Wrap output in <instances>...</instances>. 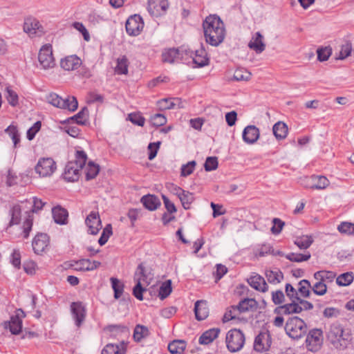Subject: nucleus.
<instances>
[{
	"mask_svg": "<svg viewBox=\"0 0 354 354\" xmlns=\"http://www.w3.org/2000/svg\"><path fill=\"white\" fill-rule=\"evenodd\" d=\"M272 132L277 140L284 139L288 134V126L283 122H277L272 127Z\"/></svg>",
	"mask_w": 354,
	"mask_h": 354,
	"instance_id": "obj_35",
	"label": "nucleus"
},
{
	"mask_svg": "<svg viewBox=\"0 0 354 354\" xmlns=\"http://www.w3.org/2000/svg\"><path fill=\"white\" fill-rule=\"evenodd\" d=\"M285 330L291 338L300 339L306 334L308 327L303 319L295 316L288 319Z\"/></svg>",
	"mask_w": 354,
	"mask_h": 354,
	"instance_id": "obj_5",
	"label": "nucleus"
},
{
	"mask_svg": "<svg viewBox=\"0 0 354 354\" xmlns=\"http://www.w3.org/2000/svg\"><path fill=\"white\" fill-rule=\"evenodd\" d=\"M71 310L75 325L80 327L86 317L85 306L81 301L73 302L71 305Z\"/></svg>",
	"mask_w": 354,
	"mask_h": 354,
	"instance_id": "obj_16",
	"label": "nucleus"
},
{
	"mask_svg": "<svg viewBox=\"0 0 354 354\" xmlns=\"http://www.w3.org/2000/svg\"><path fill=\"white\" fill-rule=\"evenodd\" d=\"M311 289L315 295L322 296L327 292V286L322 281H317L311 287Z\"/></svg>",
	"mask_w": 354,
	"mask_h": 354,
	"instance_id": "obj_59",
	"label": "nucleus"
},
{
	"mask_svg": "<svg viewBox=\"0 0 354 354\" xmlns=\"http://www.w3.org/2000/svg\"><path fill=\"white\" fill-rule=\"evenodd\" d=\"M117 64L115 67V72L118 75H127L128 73L129 60L125 55L118 57L116 60Z\"/></svg>",
	"mask_w": 354,
	"mask_h": 354,
	"instance_id": "obj_36",
	"label": "nucleus"
},
{
	"mask_svg": "<svg viewBox=\"0 0 354 354\" xmlns=\"http://www.w3.org/2000/svg\"><path fill=\"white\" fill-rule=\"evenodd\" d=\"M190 57H192L193 63L198 67H203L209 64V58L205 49L201 47L194 52H190Z\"/></svg>",
	"mask_w": 354,
	"mask_h": 354,
	"instance_id": "obj_23",
	"label": "nucleus"
},
{
	"mask_svg": "<svg viewBox=\"0 0 354 354\" xmlns=\"http://www.w3.org/2000/svg\"><path fill=\"white\" fill-rule=\"evenodd\" d=\"M286 294L290 300L298 301L300 297L298 295V290H296L291 284H286Z\"/></svg>",
	"mask_w": 354,
	"mask_h": 354,
	"instance_id": "obj_60",
	"label": "nucleus"
},
{
	"mask_svg": "<svg viewBox=\"0 0 354 354\" xmlns=\"http://www.w3.org/2000/svg\"><path fill=\"white\" fill-rule=\"evenodd\" d=\"M272 344V337L270 331L263 329L256 336L254 342V350L262 353L270 349Z\"/></svg>",
	"mask_w": 354,
	"mask_h": 354,
	"instance_id": "obj_10",
	"label": "nucleus"
},
{
	"mask_svg": "<svg viewBox=\"0 0 354 354\" xmlns=\"http://www.w3.org/2000/svg\"><path fill=\"white\" fill-rule=\"evenodd\" d=\"M272 223L273 226L271 227L272 233L273 234H279L281 232L285 223L278 218H274L272 220Z\"/></svg>",
	"mask_w": 354,
	"mask_h": 354,
	"instance_id": "obj_63",
	"label": "nucleus"
},
{
	"mask_svg": "<svg viewBox=\"0 0 354 354\" xmlns=\"http://www.w3.org/2000/svg\"><path fill=\"white\" fill-rule=\"evenodd\" d=\"M52 214L56 223L59 225L67 223L68 213L66 209L61 206H56L52 209Z\"/></svg>",
	"mask_w": 354,
	"mask_h": 354,
	"instance_id": "obj_28",
	"label": "nucleus"
},
{
	"mask_svg": "<svg viewBox=\"0 0 354 354\" xmlns=\"http://www.w3.org/2000/svg\"><path fill=\"white\" fill-rule=\"evenodd\" d=\"M311 288L310 283L307 279H302L298 283V295L304 298H308L310 295Z\"/></svg>",
	"mask_w": 354,
	"mask_h": 354,
	"instance_id": "obj_39",
	"label": "nucleus"
},
{
	"mask_svg": "<svg viewBox=\"0 0 354 354\" xmlns=\"http://www.w3.org/2000/svg\"><path fill=\"white\" fill-rule=\"evenodd\" d=\"M169 7L167 0H149L147 10L153 17H160L164 15Z\"/></svg>",
	"mask_w": 354,
	"mask_h": 354,
	"instance_id": "obj_14",
	"label": "nucleus"
},
{
	"mask_svg": "<svg viewBox=\"0 0 354 354\" xmlns=\"http://www.w3.org/2000/svg\"><path fill=\"white\" fill-rule=\"evenodd\" d=\"M313 239L311 236L303 235L295 239L294 243L301 250L308 248L313 243Z\"/></svg>",
	"mask_w": 354,
	"mask_h": 354,
	"instance_id": "obj_38",
	"label": "nucleus"
},
{
	"mask_svg": "<svg viewBox=\"0 0 354 354\" xmlns=\"http://www.w3.org/2000/svg\"><path fill=\"white\" fill-rule=\"evenodd\" d=\"M100 171V167L98 165L93 162H89L86 167V179L87 180L95 178Z\"/></svg>",
	"mask_w": 354,
	"mask_h": 354,
	"instance_id": "obj_45",
	"label": "nucleus"
},
{
	"mask_svg": "<svg viewBox=\"0 0 354 354\" xmlns=\"http://www.w3.org/2000/svg\"><path fill=\"white\" fill-rule=\"evenodd\" d=\"M180 55L178 48H170L162 53V57L164 62L173 63Z\"/></svg>",
	"mask_w": 354,
	"mask_h": 354,
	"instance_id": "obj_42",
	"label": "nucleus"
},
{
	"mask_svg": "<svg viewBox=\"0 0 354 354\" xmlns=\"http://www.w3.org/2000/svg\"><path fill=\"white\" fill-rule=\"evenodd\" d=\"M144 207L149 211L157 209L161 205L158 196L152 194L143 196L140 200Z\"/></svg>",
	"mask_w": 354,
	"mask_h": 354,
	"instance_id": "obj_27",
	"label": "nucleus"
},
{
	"mask_svg": "<svg viewBox=\"0 0 354 354\" xmlns=\"http://www.w3.org/2000/svg\"><path fill=\"white\" fill-rule=\"evenodd\" d=\"M42 27L39 24V21L36 19H26L24 24V30L30 36L38 34L41 35L43 32Z\"/></svg>",
	"mask_w": 354,
	"mask_h": 354,
	"instance_id": "obj_21",
	"label": "nucleus"
},
{
	"mask_svg": "<svg viewBox=\"0 0 354 354\" xmlns=\"http://www.w3.org/2000/svg\"><path fill=\"white\" fill-rule=\"evenodd\" d=\"M88 118V109L86 106L83 107L76 115L71 118V120H75L78 124H86Z\"/></svg>",
	"mask_w": 354,
	"mask_h": 354,
	"instance_id": "obj_43",
	"label": "nucleus"
},
{
	"mask_svg": "<svg viewBox=\"0 0 354 354\" xmlns=\"http://www.w3.org/2000/svg\"><path fill=\"white\" fill-rule=\"evenodd\" d=\"M274 313L280 315H287L301 313V308L296 300H291V303L281 305L274 309Z\"/></svg>",
	"mask_w": 354,
	"mask_h": 354,
	"instance_id": "obj_18",
	"label": "nucleus"
},
{
	"mask_svg": "<svg viewBox=\"0 0 354 354\" xmlns=\"http://www.w3.org/2000/svg\"><path fill=\"white\" fill-rule=\"evenodd\" d=\"M178 198L180 199L183 208L185 209H189L190 208L191 204L194 201V196L193 194L185 190L183 192Z\"/></svg>",
	"mask_w": 354,
	"mask_h": 354,
	"instance_id": "obj_40",
	"label": "nucleus"
},
{
	"mask_svg": "<svg viewBox=\"0 0 354 354\" xmlns=\"http://www.w3.org/2000/svg\"><path fill=\"white\" fill-rule=\"evenodd\" d=\"M337 230L342 234L354 235V223L342 222L338 225Z\"/></svg>",
	"mask_w": 354,
	"mask_h": 354,
	"instance_id": "obj_53",
	"label": "nucleus"
},
{
	"mask_svg": "<svg viewBox=\"0 0 354 354\" xmlns=\"http://www.w3.org/2000/svg\"><path fill=\"white\" fill-rule=\"evenodd\" d=\"M6 97L10 105L12 106H16L19 103V97L17 93L12 90L10 86L6 88Z\"/></svg>",
	"mask_w": 354,
	"mask_h": 354,
	"instance_id": "obj_52",
	"label": "nucleus"
},
{
	"mask_svg": "<svg viewBox=\"0 0 354 354\" xmlns=\"http://www.w3.org/2000/svg\"><path fill=\"white\" fill-rule=\"evenodd\" d=\"M56 162L51 158H41L35 166V171L41 177L50 176L56 170Z\"/></svg>",
	"mask_w": 354,
	"mask_h": 354,
	"instance_id": "obj_9",
	"label": "nucleus"
},
{
	"mask_svg": "<svg viewBox=\"0 0 354 354\" xmlns=\"http://www.w3.org/2000/svg\"><path fill=\"white\" fill-rule=\"evenodd\" d=\"M38 61L41 68L48 70L55 66V58L53 55V47L50 44L44 45L38 53Z\"/></svg>",
	"mask_w": 354,
	"mask_h": 354,
	"instance_id": "obj_8",
	"label": "nucleus"
},
{
	"mask_svg": "<svg viewBox=\"0 0 354 354\" xmlns=\"http://www.w3.org/2000/svg\"><path fill=\"white\" fill-rule=\"evenodd\" d=\"M25 317V313L21 309H18L15 315L11 316L9 322L4 323V327L9 328L13 335H18L22 329V318Z\"/></svg>",
	"mask_w": 354,
	"mask_h": 354,
	"instance_id": "obj_13",
	"label": "nucleus"
},
{
	"mask_svg": "<svg viewBox=\"0 0 354 354\" xmlns=\"http://www.w3.org/2000/svg\"><path fill=\"white\" fill-rule=\"evenodd\" d=\"M112 288L114 291V298L118 299L122 295L124 291V284L114 277L111 278Z\"/></svg>",
	"mask_w": 354,
	"mask_h": 354,
	"instance_id": "obj_48",
	"label": "nucleus"
},
{
	"mask_svg": "<svg viewBox=\"0 0 354 354\" xmlns=\"http://www.w3.org/2000/svg\"><path fill=\"white\" fill-rule=\"evenodd\" d=\"M171 280H167L160 286L158 296L160 299L163 300L171 294Z\"/></svg>",
	"mask_w": 354,
	"mask_h": 354,
	"instance_id": "obj_50",
	"label": "nucleus"
},
{
	"mask_svg": "<svg viewBox=\"0 0 354 354\" xmlns=\"http://www.w3.org/2000/svg\"><path fill=\"white\" fill-rule=\"evenodd\" d=\"M85 223L88 227V232L93 235L97 234L102 228V222L97 212H91L85 220Z\"/></svg>",
	"mask_w": 354,
	"mask_h": 354,
	"instance_id": "obj_15",
	"label": "nucleus"
},
{
	"mask_svg": "<svg viewBox=\"0 0 354 354\" xmlns=\"http://www.w3.org/2000/svg\"><path fill=\"white\" fill-rule=\"evenodd\" d=\"M323 342V332L321 329L314 328L307 335L306 343L308 348L311 351H317Z\"/></svg>",
	"mask_w": 354,
	"mask_h": 354,
	"instance_id": "obj_12",
	"label": "nucleus"
},
{
	"mask_svg": "<svg viewBox=\"0 0 354 354\" xmlns=\"http://www.w3.org/2000/svg\"><path fill=\"white\" fill-rule=\"evenodd\" d=\"M251 73L245 68H237L233 75V80L236 81H248L250 79Z\"/></svg>",
	"mask_w": 354,
	"mask_h": 354,
	"instance_id": "obj_51",
	"label": "nucleus"
},
{
	"mask_svg": "<svg viewBox=\"0 0 354 354\" xmlns=\"http://www.w3.org/2000/svg\"><path fill=\"white\" fill-rule=\"evenodd\" d=\"M21 218V208L19 205H13L8 211L9 222L8 227H12L20 223Z\"/></svg>",
	"mask_w": 354,
	"mask_h": 354,
	"instance_id": "obj_30",
	"label": "nucleus"
},
{
	"mask_svg": "<svg viewBox=\"0 0 354 354\" xmlns=\"http://www.w3.org/2000/svg\"><path fill=\"white\" fill-rule=\"evenodd\" d=\"M180 100L178 98H173V99H162L158 102V105L159 106L160 109H174L176 106V103L174 101L178 102Z\"/></svg>",
	"mask_w": 354,
	"mask_h": 354,
	"instance_id": "obj_56",
	"label": "nucleus"
},
{
	"mask_svg": "<svg viewBox=\"0 0 354 354\" xmlns=\"http://www.w3.org/2000/svg\"><path fill=\"white\" fill-rule=\"evenodd\" d=\"M47 102L53 106L71 111H75L78 107V102L75 97L68 96L63 99L55 93H50L46 96Z\"/></svg>",
	"mask_w": 354,
	"mask_h": 354,
	"instance_id": "obj_6",
	"label": "nucleus"
},
{
	"mask_svg": "<svg viewBox=\"0 0 354 354\" xmlns=\"http://www.w3.org/2000/svg\"><path fill=\"white\" fill-rule=\"evenodd\" d=\"M260 131L259 128L254 125L247 126L243 131L242 138L243 141L249 145L255 143L259 138Z\"/></svg>",
	"mask_w": 354,
	"mask_h": 354,
	"instance_id": "obj_19",
	"label": "nucleus"
},
{
	"mask_svg": "<svg viewBox=\"0 0 354 354\" xmlns=\"http://www.w3.org/2000/svg\"><path fill=\"white\" fill-rule=\"evenodd\" d=\"M332 52L333 49L330 46L318 48L317 50V59L319 62H325L328 60L332 55Z\"/></svg>",
	"mask_w": 354,
	"mask_h": 354,
	"instance_id": "obj_46",
	"label": "nucleus"
},
{
	"mask_svg": "<svg viewBox=\"0 0 354 354\" xmlns=\"http://www.w3.org/2000/svg\"><path fill=\"white\" fill-rule=\"evenodd\" d=\"M258 304L254 299L245 298L240 301L239 304L235 307L240 313H244L249 310H255Z\"/></svg>",
	"mask_w": 354,
	"mask_h": 354,
	"instance_id": "obj_33",
	"label": "nucleus"
},
{
	"mask_svg": "<svg viewBox=\"0 0 354 354\" xmlns=\"http://www.w3.org/2000/svg\"><path fill=\"white\" fill-rule=\"evenodd\" d=\"M205 41L212 46H218L225 37V25L221 18L216 15H209L203 23Z\"/></svg>",
	"mask_w": 354,
	"mask_h": 354,
	"instance_id": "obj_1",
	"label": "nucleus"
},
{
	"mask_svg": "<svg viewBox=\"0 0 354 354\" xmlns=\"http://www.w3.org/2000/svg\"><path fill=\"white\" fill-rule=\"evenodd\" d=\"M196 164V161L192 160L183 165L181 167V176L185 177L190 175L193 172Z\"/></svg>",
	"mask_w": 354,
	"mask_h": 354,
	"instance_id": "obj_64",
	"label": "nucleus"
},
{
	"mask_svg": "<svg viewBox=\"0 0 354 354\" xmlns=\"http://www.w3.org/2000/svg\"><path fill=\"white\" fill-rule=\"evenodd\" d=\"M150 122L154 127H161L167 123V118L163 114L156 113L151 116Z\"/></svg>",
	"mask_w": 354,
	"mask_h": 354,
	"instance_id": "obj_55",
	"label": "nucleus"
},
{
	"mask_svg": "<svg viewBox=\"0 0 354 354\" xmlns=\"http://www.w3.org/2000/svg\"><path fill=\"white\" fill-rule=\"evenodd\" d=\"M328 342L337 349H344L351 341V335L345 333L341 324L336 322L331 324L326 332Z\"/></svg>",
	"mask_w": 354,
	"mask_h": 354,
	"instance_id": "obj_2",
	"label": "nucleus"
},
{
	"mask_svg": "<svg viewBox=\"0 0 354 354\" xmlns=\"http://www.w3.org/2000/svg\"><path fill=\"white\" fill-rule=\"evenodd\" d=\"M127 342L122 339L120 344H108L102 351V354H125Z\"/></svg>",
	"mask_w": 354,
	"mask_h": 354,
	"instance_id": "obj_26",
	"label": "nucleus"
},
{
	"mask_svg": "<svg viewBox=\"0 0 354 354\" xmlns=\"http://www.w3.org/2000/svg\"><path fill=\"white\" fill-rule=\"evenodd\" d=\"M112 226L111 224H107L103 229L102 233L98 240L100 245H104L109 240L110 236L112 234Z\"/></svg>",
	"mask_w": 354,
	"mask_h": 354,
	"instance_id": "obj_57",
	"label": "nucleus"
},
{
	"mask_svg": "<svg viewBox=\"0 0 354 354\" xmlns=\"http://www.w3.org/2000/svg\"><path fill=\"white\" fill-rule=\"evenodd\" d=\"M126 31L130 36H137L140 35L144 28V22L139 15L130 16L126 21Z\"/></svg>",
	"mask_w": 354,
	"mask_h": 354,
	"instance_id": "obj_11",
	"label": "nucleus"
},
{
	"mask_svg": "<svg viewBox=\"0 0 354 354\" xmlns=\"http://www.w3.org/2000/svg\"><path fill=\"white\" fill-rule=\"evenodd\" d=\"M134 280L136 281V284L133 288V295L138 300L142 301V294L147 290L143 286H149L150 284L149 275L146 273L143 263H140L137 267L134 274Z\"/></svg>",
	"mask_w": 354,
	"mask_h": 354,
	"instance_id": "obj_4",
	"label": "nucleus"
},
{
	"mask_svg": "<svg viewBox=\"0 0 354 354\" xmlns=\"http://www.w3.org/2000/svg\"><path fill=\"white\" fill-rule=\"evenodd\" d=\"M266 277L268 282L273 284L280 283L283 278V273L280 270H266Z\"/></svg>",
	"mask_w": 354,
	"mask_h": 354,
	"instance_id": "obj_41",
	"label": "nucleus"
},
{
	"mask_svg": "<svg viewBox=\"0 0 354 354\" xmlns=\"http://www.w3.org/2000/svg\"><path fill=\"white\" fill-rule=\"evenodd\" d=\"M107 329L111 333V335L113 337L122 338L124 339L128 338L130 335L129 328L125 325H109L107 327Z\"/></svg>",
	"mask_w": 354,
	"mask_h": 354,
	"instance_id": "obj_22",
	"label": "nucleus"
},
{
	"mask_svg": "<svg viewBox=\"0 0 354 354\" xmlns=\"http://www.w3.org/2000/svg\"><path fill=\"white\" fill-rule=\"evenodd\" d=\"M101 265L100 261H91L88 259H80L76 262V270L91 271L97 268Z\"/></svg>",
	"mask_w": 354,
	"mask_h": 354,
	"instance_id": "obj_31",
	"label": "nucleus"
},
{
	"mask_svg": "<svg viewBox=\"0 0 354 354\" xmlns=\"http://www.w3.org/2000/svg\"><path fill=\"white\" fill-rule=\"evenodd\" d=\"M218 158L215 156L207 157L204 164L205 171H210L218 167Z\"/></svg>",
	"mask_w": 354,
	"mask_h": 354,
	"instance_id": "obj_58",
	"label": "nucleus"
},
{
	"mask_svg": "<svg viewBox=\"0 0 354 354\" xmlns=\"http://www.w3.org/2000/svg\"><path fill=\"white\" fill-rule=\"evenodd\" d=\"M49 245V237L47 234L38 233L32 240L33 251L37 254L43 253Z\"/></svg>",
	"mask_w": 354,
	"mask_h": 354,
	"instance_id": "obj_17",
	"label": "nucleus"
},
{
	"mask_svg": "<svg viewBox=\"0 0 354 354\" xmlns=\"http://www.w3.org/2000/svg\"><path fill=\"white\" fill-rule=\"evenodd\" d=\"M352 50L351 44L347 42L346 44L342 45L341 47V50L339 52V56L336 58L337 59H344L347 57H348Z\"/></svg>",
	"mask_w": 354,
	"mask_h": 354,
	"instance_id": "obj_61",
	"label": "nucleus"
},
{
	"mask_svg": "<svg viewBox=\"0 0 354 354\" xmlns=\"http://www.w3.org/2000/svg\"><path fill=\"white\" fill-rule=\"evenodd\" d=\"M81 64V59L75 55L66 56L60 61V66L65 71L76 70Z\"/></svg>",
	"mask_w": 354,
	"mask_h": 354,
	"instance_id": "obj_20",
	"label": "nucleus"
},
{
	"mask_svg": "<svg viewBox=\"0 0 354 354\" xmlns=\"http://www.w3.org/2000/svg\"><path fill=\"white\" fill-rule=\"evenodd\" d=\"M263 39V35L259 32H257L248 44L249 48L254 50L257 53H262L266 48V44Z\"/></svg>",
	"mask_w": 354,
	"mask_h": 354,
	"instance_id": "obj_29",
	"label": "nucleus"
},
{
	"mask_svg": "<svg viewBox=\"0 0 354 354\" xmlns=\"http://www.w3.org/2000/svg\"><path fill=\"white\" fill-rule=\"evenodd\" d=\"M5 131L12 138L15 147H17V144L20 142V138L17 128L15 126L10 125L5 129Z\"/></svg>",
	"mask_w": 354,
	"mask_h": 354,
	"instance_id": "obj_54",
	"label": "nucleus"
},
{
	"mask_svg": "<svg viewBox=\"0 0 354 354\" xmlns=\"http://www.w3.org/2000/svg\"><path fill=\"white\" fill-rule=\"evenodd\" d=\"M225 342L227 348L230 352H236L243 348L245 335L239 329H232L227 332Z\"/></svg>",
	"mask_w": 354,
	"mask_h": 354,
	"instance_id": "obj_7",
	"label": "nucleus"
},
{
	"mask_svg": "<svg viewBox=\"0 0 354 354\" xmlns=\"http://www.w3.org/2000/svg\"><path fill=\"white\" fill-rule=\"evenodd\" d=\"M272 301L275 305H279L284 302L285 295L282 290H279L272 292Z\"/></svg>",
	"mask_w": 354,
	"mask_h": 354,
	"instance_id": "obj_62",
	"label": "nucleus"
},
{
	"mask_svg": "<svg viewBox=\"0 0 354 354\" xmlns=\"http://www.w3.org/2000/svg\"><path fill=\"white\" fill-rule=\"evenodd\" d=\"M196 319L201 321L205 319L209 315L207 302L205 300H198L194 305Z\"/></svg>",
	"mask_w": 354,
	"mask_h": 354,
	"instance_id": "obj_24",
	"label": "nucleus"
},
{
	"mask_svg": "<svg viewBox=\"0 0 354 354\" xmlns=\"http://www.w3.org/2000/svg\"><path fill=\"white\" fill-rule=\"evenodd\" d=\"M87 155L84 151H77L75 160L67 163L63 174L64 178L68 182H74L79 179L80 171L85 165Z\"/></svg>",
	"mask_w": 354,
	"mask_h": 354,
	"instance_id": "obj_3",
	"label": "nucleus"
},
{
	"mask_svg": "<svg viewBox=\"0 0 354 354\" xmlns=\"http://www.w3.org/2000/svg\"><path fill=\"white\" fill-rule=\"evenodd\" d=\"M248 282L251 287L257 290L265 292L268 290V286L264 278L259 274H256L255 275L251 276L248 279Z\"/></svg>",
	"mask_w": 354,
	"mask_h": 354,
	"instance_id": "obj_25",
	"label": "nucleus"
},
{
	"mask_svg": "<svg viewBox=\"0 0 354 354\" xmlns=\"http://www.w3.org/2000/svg\"><path fill=\"white\" fill-rule=\"evenodd\" d=\"M310 257L311 255L309 252L305 254H298L292 252L286 255V258L292 262L306 261L310 259Z\"/></svg>",
	"mask_w": 354,
	"mask_h": 354,
	"instance_id": "obj_49",
	"label": "nucleus"
},
{
	"mask_svg": "<svg viewBox=\"0 0 354 354\" xmlns=\"http://www.w3.org/2000/svg\"><path fill=\"white\" fill-rule=\"evenodd\" d=\"M187 343L184 340L175 339L168 345V350L171 354H181L185 351Z\"/></svg>",
	"mask_w": 354,
	"mask_h": 354,
	"instance_id": "obj_37",
	"label": "nucleus"
},
{
	"mask_svg": "<svg viewBox=\"0 0 354 354\" xmlns=\"http://www.w3.org/2000/svg\"><path fill=\"white\" fill-rule=\"evenodd\" d=\"M354 279L353 273L352 272H348L341 274L337 277L336 283L341 286H346L350 285Z\"/></svg>",
	"mask_w": 354,
	"mask_h": 354,
	"instance_id": "obj_44",
	"label": "nucleus"
},
{
	"mask_svg": "<svg viewBox=\"0 0 354 354\" xmlns=\"http://www.w3.org/2000/svg\"><path fill=\"white\" fill-rule=\"evenodd\" d=\"M220 329L218 328H213L205 331L199 337V344L204 345L210 344L218 337Z\"/></svg>",
	"mask_w": 354,
	"mask_h": 354,
	"instance_id": "obj_32",
	"label": "nucleus"
},
{
	"mask_svg": "<svg viewBox=\"0 0 354 354\" xmlns=\"http://www.w3.org/2000/svg\"><path fill=\"white\" fill-rule=\"evenodd\" d=\"M309 179L312 182L311 189H324L329 185V180L324 176L313 175Z\"/></svg>",
	"mask_w": 354,
	"mask_h": 354,
	"instance_id": "obj_34",
	"label": "nucleus"
},
{
	"mask_svg": "<svg viewBox=\"0 0 354 354\" xmlns=\"http://www.w3.org/2000/svg\"><path fill=\"white\" fill-rule=\"evenodd\" d=\"M149 334L148 328L140 324L136 325L133 331V339L136 342H140L142 338L147 337Z\"/></svg>",
	"mask_w": 354,
	"mask_h": 354,
	"instance_id": "obj_47",
	"label": "nucleus"
}]
</instances>
